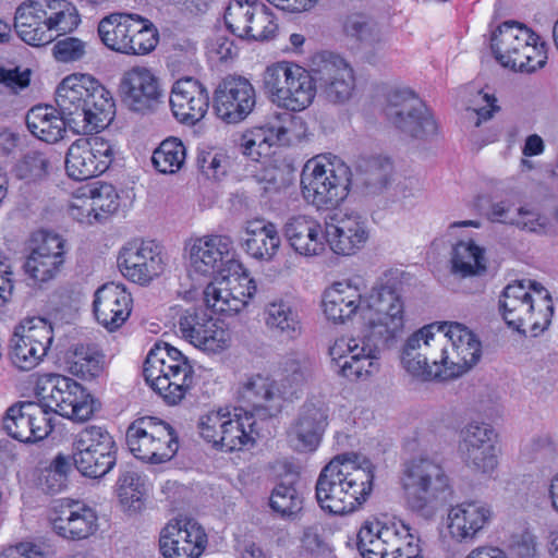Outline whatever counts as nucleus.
Returning <instances> with one entry per match:
<instances>
[{
	"label": "nucleus",
	"instance_id": "23",
	"mask_svg": "<svg viewBox=\"0 0 558 558\" xmlns=\"http://www.w3.org/2000/svg\"><path fill=\"white\" fill-rule=\"evenodd\" d=\"M2 427L12 438L21 442H36L52 430L46 411L36 402H19L11 405L3 418Z\"/></svg>",
	"mask_w": 558,
	"mask_h": 558
},
{
	"label": "nucleus",
	"instance_id": "41",
	"mask_svg": "<svg viewBox=\"0 0 558 558\" xmlns=\"http://www.w3.org/2000/svg\"><path fill=\"white\" fill-rule=\"evenodd\" d=\"M315 92V76L298 65L288 88L283 92L284 96L280 107L289 111H302L312 104Z\"/></svg>",
	"mask_w": 558,
	"mask_h": 558
},
{
	"label": "nucleus",
	"instance_id": "64",
	"mask_svg": "<svg viewBox=\"0 0 558 558\" xmlns=\"http://www.w3.org/2000/svg\"><path fill=\"white\" fill-rule=\"evenodd\" d=\"M344 32L348 36L366 45L380 41L381 35L376 24L363 14H352L347 17Z\"/></svg>",
	"mask_w": 558,
	"mask_h": 558
},
{
	"label": "nucleus",
	"instance_id": "10",
	"mask_svg": "<svg viewBox=\"0 0 558 558\" xmlns=\"http://www.w3.org/2000/svg\"><path fill=\"white\" fill-rule=\"evenodd\" d=\"M387 120L413 138H428L437 133V123L424 102L410 89H392L384 108Z\"/></svg>",
	"mask_w": 558,
	"mask_h": 558
},
{
	"label": "nucleus",
	"instance_id": "44",
	"mask_svg": "<svg viewBox=\"0 0 558 558\" xmlns=\"http://www.w3.org/2000/svg\"><path fill=\"white\" fill-rule=\"evenodd\" d=\"M40 16L49 31L70 33L80 24V15L74 4L68 0H44Z\"/></svg>",
	"mask_w": 558,
	"mask_h": 558
},
{
	"label": "nucleus",
	"instance_id": "25",
	"mask_svg": "<svg viewBox=\"0 0 558 558\" xmlns=\"http://www.w3.org/2000/svg\"><path fill=\"white\" fill-rule=\"evenodd\" d=\"M53 531L66 539H86L98 529V515L94 508L80 500L64 499L53 509Z\"/></svg>",
	"mask_w": 558,
	"mask_h": 558
},
{
	"label": "nucleus",
	"instance_id": "6",
	"mask_svg": "<svg viewBox=\"0 0 558 558\" xmlns=\"http://www.w3.org/2000/svg\"><path fill=\"white\" fill-rule=\"evenodd\" d=\"M192 374L187 357L167 342L156 343L144 363L145 380L168 404L184 398L193 383Z\"/></svg>",
	"mask_w": 558,
	"mask_h": 558
},
{
	"label": "nucleus",
	"instance_id": "49",
	"mask_svg": "<svg viewBox=\"0 0 558 558\" xmlns=\"http://www.w3.org/2000/svg\"><path fill=\"white\" fill-rule=\"evenodd\" d=\"M129 13H111L100 20L98 24V35L102 44L110 50L125 53L126 47L129 48L128 40H125V33L130 32Z\"/></svg>",
	"mask_w": 558,
	"mask_h": 558
},
{
	"label": "nucleus",
	"instance_id": "38",
	"mask_svg": "<svg viewBox=\"0 0 558 558\" xmlns=\"http://www.w3.org/2000/svg\"><path fill=\"white\" fill-rule=\"evenodd\" d=\"M41 14V2L23 3L16 9L14 28L19 37L31 46H44L52 39Z\"/></svg>",
	"mask_w": 558,
	"mask_h": 558
},
{
	"label": "nucleus",
	"instance_id": "2",
	"mask_svg": "<svg viewBox=\"0 0 558 558\" xmlns=\"http://www.w3.org/2000/svg\"><path fill=\"white\" fill-rule=\"evenodd\" d=\"M374 477V465L366 457L355 452L338 454L318 475L316 500L330 514L352 513L371 496Z\"/></svg>",
	"mask_w": 558,
	"mask_h": 558
},
{
	"label": "nucleus",
	"instance_id": "56",
	"mask_svg": "<svg viewBox=\"0 0 558 558\" xmlns=\"http://www.w3.org/2000/svg\"><path fill=\"white\" fill-rule=\"evenodd\" d=\"M49 166V159L44 153L29 150L14 163L12 173L27 183L38 182L48 175Z\"/></svg>",
	"mask_w": 558,
	"mask_h": 558
},
{
	"label": "nucleus",
	"instance_id": "36",
	"mask_svg": "<svg viewBox=\"0 0 558 558\" xmlns=\"http://www.w3.org/2000/svg\"><path fill=\"white\" fill-rule=\"evenodd\" d=\"M28 131L46 143H57L65 133L68 122L60 114L58 107L49 105L34 106L25 117Z\"/></svg>",
	"mask_w": 558,
	"mask_h": 558
},
{
	"label": "nucleus",
	"instance_id": "5",
	"mask_svg": "<svg viewBox=\"0 0 558 558\" xmlns=\"http://www.w3.org/2000/svg\"><path fill=\"white\" fill-rule=\"evenodd\" d=\"M351 182L350 167L330 154L310 159L301 173L304 199L320 210L337 208L348 197Z\"/></svg>",
	"mask_w": 558,
	"mask_h": 558
},
{
	"label": "nucleus",
	"instance_id": "20",
	"mask_svg": "<svg viewBox=\"0 0 558 558\" xmlns=\"http://www.w3.org/2000/svg\"><path fill=\"white\" fill-rule=\"evenodd\" d=\"M118 264L122 274L140 284L149 283L163 271L161 247L155 241H134L120 252Z\"/></svg>",
	"mask_w": 558,
	"mask_h": 558
},
{
	"label": "nucleus",
	"instance_id": "61",
	"mask_svg": "<svg viewBox=\"0 0 558 558\" xmlns=\"http://www.w3.org/2000/svg\"><path fill=\"white\" fill-rule=\"evenodd\" d=\"M228 411L218 410L209 411L202 415L198 420V432L201 437L207 442L211 444L213 447L221 450L222 436L225 437V426L227 425Z\"/></svg>",
	"mask_w": 558,
	"mask_h": 558
},
{
	"label": "nucleus",
	"instance_id": "35",
	"mask_svg": "<svg viewBox=\"0 0 558 558\" xmlns=\"http://www.w3.org/2000/svg\"><path fill=\"white\" fill-rule=\"evenodd\" d=\"M322 303L327 319L343 324L361 310L362 294L350 282H335L325 290Z\"/></svg>",
	"mask_w": 558,
	"mask_h": 558
},
{
	"label": "nucleus",
	"instance_id": "13",
	"mask_svg": "<svg viewBox=\"0 0 558 558\" xmlns=\"http://www.w3.org/2000/svg\"><path fill=\"white\" fill-rule=\"evenodd\" d=\"M112 144L100 137L78 138L66 153L65 170L70 178L84 181L102 174L112 163Z\"/></svg>",
	"mask_w": 558,
	"mask_h": 558
},
{
	"label": "nucleus",
	"instance_id": "60",
	"mask_svg": "<svg viewBox=\"0 0 558 558\" xmlns=\"http://www.w3.org/2000/svg\"><path fill=\"white\" fill-rule=\"evenodd\" d=\"M293 111L277 113L274 121L269 122L274 135L281 145H289L293 140H298L304 132V122Z\"/></svg>",
	"mask_w": 558,
	"mask_h": 558
},
{
	"label": "nucleus",
	"instance_id": "29",
	"mask_svg": "<svg viewBox=\"0 0 558 558\" xmlns=\"http://www.w3.org/2000/svg\"><path fill=\"white\" fill-rule=\"evenodd\" d=\"M93 306L97 322L107 330L114 331L131 314V293L123 284L108 282L96 291Z\"/></svg>",
	"mask_w": 558,
	"mask_h": 558
},
{
	"label": "nucleus",
	"instance_id": "52",
	"mask_svg": "<svg viewBox=\"0 0 558 558\" xmlns=\"http://www.w3.org/2000/svg\"><path fill=\"white\" fill-rule=\"evenodd\" d=\"M298 64L292 62H278L266 68L263 75V84L270 100L280 107L283 100V92L288 88L290 78L294 74Z\"/></svg>",
	"mask_w": 558,
	"mask_h": 558
},
{
	"label": "nucleus",
	"instance_id": "30",
	"mask_svg": "<svg viewBox=\"0 0 558 558\" xmlns=\"http://www.w3.org/2000/svg\"><path fill=\"white\" fill-rule=\"evenodd\" d=\"M327 410L323 405L306 402L288 430L289 444L300 452L314 451L327 426Z\"/></svg>",
	"mask_w": 558,
	"mask_h": 558
},
{
	"label": "nucleus",
	"instance_id": "45",
	"mask_svg": "<svg viewBox=\"0 0 558 558\" xmlns=\"http://www.w3.org/2000/svg\"><path fill=\"white\" fill-rule=\"evenodd\" d=\"M156 417L143 416L135 420L126 429V444L135 458L150 463L154 445Z\"/></svg>",
	"mask_w": 558,
	"mask_h": 558
},
{
	"label": "nucleus",
	"instance_id": "47",
	"mask_svg": "<svg viewBox=\"0 0 558 558\" xmlns=\"http://www.w3.org/2000/svg\"><path fill=\"white\" fill-rule=\"evenodd\" d=\"M185 158L186 149L183 143L179 138L169 137L154 150L151 162L158 172L172 174L183 167Z\"/></svg>",
	"mask_w": 558,
	"mask_h": 558
},
{
	"label": "nucleus",
	"instance_id": "17",
	"mask_svg": "<svg viewBox=\"0 0 558 558\" xmlns=\"http://www.w3.org/2000/svg\"><path fill=\"white\" fill-rule=\"evenodd\" d=\"M256 105V93L252 83L239 75H228L217 85L213 108L226 123L236 124L245 120Z\"/></svg>",
	"mask_w": 558,
	"mask_h": 558
},
{
	"label": "nucleus",
	"instance_id": "43",
	"mask_svg": "<svg viewBox=\"0 0 558 558\" xmlns=\"http://www.w3.org/2000/svg\"><path fill=\"white\" fill-rule=\"evenodd\" d=\"M359 184L368 195L381 193L390 182L392 163L385 158L369 157L362 159L357 166Z\"/></svg>",
	"mask_w": 558,
	"mask_h": 558
},
{
	"label": "nucleus",
	"instance_id": "8",
	"mask_svg": "<svg viewBox=\"0 0 558 558\" xmlns=\"http://www.w3.org/2000/svg\"><path fill=\"white\" fill-rule=\"evenodd\" d=\"M436 330L444 332L440 341L439 360L444 380L459 377L471 369L482 356V344L476 335L458 322H435Z\"/></svg>",
	"mask_w": 558,
	"mask_h": 558
},
{
	"label": "nucleus",
	"instance_id": "53",
	"mask_svg": "<svg viewBox=\"0 0 558 558\" xmlns=\"http://www.w3.org/2000/svg\"><path fill=\"white\" fill-rule=\"evenodd\" d=\"M535 303V300L499 299V310L509 327L523 335L526 332L525 327H529L532 333Z\"/></svg>",
	"mask_w": 558,
	"mask_h": 558
},
{
	"label": "nucleus",
	"instance_id": "58",
	"mask_svg": "<svg viewBox=\"0 0 558 558\" xmlns=\"http://www.w3.org/2000/svg\"><path fill=\"white\" fill-rule=\"evenodd\" d=\"M278 31L275 15L269 7L259 1L242 39L265 41L275 37Z\"/></svg>",
	"mask_w": 558,
	"mask_h": 558
},
{
	"label": "nucleus",
	"instance_id": "24",
	"mask_svg": "<svg viewBox=\"0 0 558 558\" xmlns=\"http://www.w3.org/2000/svg\"><path fill=\"white\" fill-rule=\"evenodd\" d=\"M221 280L210 282L204 290L207 307L216 313L233 315L244 308L248 300L256 293V284L247 276L228 278L220 275Z\"/></svg>",
	"mask_w": 558,
	"mask_h": 558
},
{
	"label": "nucleus",
	"instance_id": "34",
	"mask_svg": "<svg viewBox=\"0 0 558 558\" xmlns=\"http://www.w3.org/2000/svg\"><path fill=\"white\" fill-rule=\"evenodd\" d=\"M283 232L291 247L300 255L314 256L325 250V228L310 216L289 218Z\"/></svg>",
	"mask_w": 558,
	"mask_h": 558
},
{
	"label": "nucleus",
	"instance_id": "57",
	"mask_svg": "<svg viewBox=\"0 0 558 558\" xmlns=\"http://www.w3.org/2000/svg\"><path fill=\"white\" fill-rule=\"evenodd\" d=\"M154 445L150 463L159 464L171 460L178 451L179 442L174 429L166 422L156 417Z\"/></svg>",
	"mask_w": 558,
	"mask_h": 558
},
{
	"label": "nucleus",
	"instance_id": "12",
	"mask_svg": "<svg viewBox=\"0 0 558 558\" xmlns=\"http://www.w3.org/2000/svg\"><path fill=\"white\" fill-rule=\"evenodd\" d=\"M11 340L10 361L20 371L28 372L35 368L53 341L51 324L41 317L29 319L20 327Z\"/></svg>",
	"mask_w": 558,
	"mask_h": 558
},
{
	"label": "nucleus",
	"instance_id": "16",
	"mask_svg": "<svg viewBox=\"0 0 558 558\" xmlns=\"http://www.w3.org/2000/svg\"><path fill=\"white\" fill-rule=\"evenodd\" d=\"M208 544L204 527L193 519H171L159 533L163 558H199Z\"/></svg>",
	"mask_w": 558,
	"mask_h": 558
},
{
	"label": "nucleus",
	"instance_id": "33",
	"mask_svg": "<svg viewBox=\"0 0 558 558\" xmlns=\"http://www.w3.org/2000/svg\"><path fill=\"white\" fill-rule=\"evenodd\" d=\"M536 39L535 33L526 26L514 21H507L493 33L490 47L496 60L507 68V60L520 56L523 49L524 52H533L531 44Z\"/></svg>",
	"mask_w": 558,
	"mask_h": 558
},
{
	"label": "nucleus",
	"instance_id": "14",
	"mask_svg": "<svg viewBox=\"0 0 558 558\" xmlns=\"http://www.w3.org/2000/svg\"><path fill=\"white\" fill-rule=\"evenodd\" d=\"M497 434L493 426L472 421L459 434V452L462 461L474 472L492 473L498 464Z\"/></svg>",
	"mask_w": 558,
	"mask_h": 558
},
{
	"label": "nucleus",
	"instance_id": "37",
	"mask_svg": "<svg viewBox=\"0 0 558 558\" xmlns=\"http://www.w3.org/2000/svg\"><path fill=\"white\" fill-rule=\"evenodd\" d=\"M280 235L272 222H250L245 229L242 246L253 258L269 262L280 247Z\"/></svg>",
	"mask_w": 558,
	"mask_h": 558
},
{
	"label": "nucleus",
	"instance_id": "22",
	"mask_svg": "<svg viewBox=\"0 0 558 558\" xmlns=\"http://www.w3.org/2000/svg\"><path fill=\"white\" fill-rule=\"evenodd\" d=\"M187 250L190 270L202 276L223 275L225 266L233 259V242L228 235L197 238Z\"/></svg>",
	"mask_w": 558,
	"mask_h": 558
},
{
	"label": "nucleus",
	"instance_id": "27",
	"mask_svg": "<svg viewBox=\"0 0 558 558\" xmlns=\"http://www.w3.org/2000/svg\"><path fill=\"white\" fill-rule=\"evenodd\" d=\"M169 102L173 116L180 122L193 125L205 117L209 94L198 80L185 76L173 84Z\"/></svg>",
	"mask_w": 558,
	"mask_h": 558
},
{
	"label": "nucleus",
	"instance_id": "62",
	"mask_svg": "<svg viewBox=\"0 0 558 558\" xmlns=\"http://www.w3.org/2000/svg\"><path fill=\"white\" fill-rule=\"evenodd\" d=\"M138 32L133 33L132 38L128 40L125 54L144 56L154 50L158 44V32L150 21L140 16Z\"/></svg>",
	"mask_w": 558,
	"mask_h": 558
},
{
	"label": "nucleus",
	"instance_id": "32",
	"mask_svg": "<svg viewBox=\"0 0 558 558\" xmlns=\"http://www.w3.org/2000/svg\"><path fill=\"white\" fill-rule=\"evenodd\" d=\"M119 196L113 185L95 182L83 189L82 195L70 205L71 216L83 222L90 221V216L99 221L119 208Z\"/></svg>",
	"mask_w": 558,
	"mask_h": 558
},
{
	"label": "nucleus",
	"instance_id": "7",
	"mask_svg": "<svg viewBox=\"0 0 558 558\" xmlns=\"http://www.w3.org/2000/svg\"><path fill=\"white\" fill-rule=\"evenodd\" d=\"M401 486L407 507L425 515L449 487V477L442 466L428 458H415L403 464Z\"/></svg>",
	"mask_w": 558,
	"mask_h": 558
},
{
	"label": "nucleus",
	"instance_id": "19",
	"mask_svg": "<svg viewBox=\"0 0 558 558\" xmlns=\"http://www.w3.org/2000/svg\"><path fill=\"white\" fill-rule=\"evenodd\" d=\"M325 238L335 254L352 256L369 240L367 220L355 210L336 213L325 223Z\"/></svg>",
	"mask_w": 558,
	"mask_h": 558
},
{
	"label": "nucleus",
	"instance_id": "4",
	"mask_svg": "<svg viewBox=\"0 0 558 558\" xmlns=\"http://www.w3.org/2000/svg\"><path fill=\"white\" fill-rule=\"evenodd\" d=\"M284 378L281 386L263 374H246L235 386V399L240 409L260 420L281 413L288 396L292 397L305 381V371L301 362L290 359L284 364Z\"/></svg>",
	"mask_w": 558,
	"mask_h": 558
},
{
	"label": "nucleus",
	"instance_id": "46",
	"mask_svg": "<svg viewBox=\"0 0 558 558\" xmlns=\"http://www.w3.org/2000/svg\"><path fill=\"white\" fill-rule=\"evenodd\" d=\"M102 355L95 349L78 344L69 351L66 363L69 371L82 379L96 378L102 371Z\"/></svg>",
	"mask_w": 558,
	"mask_h": 558
},
{
	"label": "nucleus",
	"instance_id": "18",
	"mask_svg": "<svg viewBox=\"0 0 558 558\" xmlns=\"http://www.w3.org/2000/svg\"><path fill=\"white\" fill-rule=\"evenodd\" d=\"M178 327L183 339L207 353H220L231 344V332L203 310L181 312Z\"/></svg>",
	"mask_w": 558,
	"mask_h": 558
},
{
	"label": "nucleus",
	"instance_id": "59",
	"mask_svg": "<svg viewBox=\"0 0 558 558\" xmlns=\"http://www.w3.org/2000/svg\"><path fill=\"white\" fill-rule=\"evenodd\" d=\"M255 4L258 0H231L225 11V23L227 28L235 36L242 38L251 19L255 13Z\"/></svg>",
	"mask_w": 558,
	"mask_h": 558
},
{
	"label": "nucleus",
	"instance_id": "28",
	"mask_svg": "<svg viewBox=\"0 0 558 558\" xmlns=\"http://www.w3.org/2000/svg\"><path fill=\"white\" fill-rule=\"evenodd\" d=\"M492 508L485 502L463 501L450 507L447 513V530L458 543H471L488 525Z\"/></svg>",
	"mask_w": 558,
	"mask_h": 558
},
{
	"label": "nucleus",
	"instance_id": "63",
	"mask_svg": "<svg viewBox=\"0 0 558 558\" xmlns=\"http://www.w3.org/2000/svg\"><path fill=\"white\" fill-rule=\"evenodd\" d=\"M302 497L292 485L278 484L270 496V507L281 517H292L302 509Z\"/></svg>",
	"mask_w": 558,
	"mask_h": 558
},
{
	"label": "nucleus",
	"instance_id": "42",
	"mask_svg": "<svg viewBox=\"0 0 558 558\" xmlns=\"http://www.w3.org/2000/svg\"><path fill=\"white\" fill-rule=\"evenodd\" d=\"M452 272L462 278L478 276L486 271L485 250L474 241H459L452 248Z\"/></svg>",
	"mask_w": 558,
	"mask_h": 558
},
{
	"label": "nucleus",
	"instance_id": "26",
	"mask_svg": "<svg viewBox=\"0 0 558 558\" xmlns=\"http://www.w3.org/2000/svg\"><path fill=\"white\" fill-rule=\"evenodd\" d=\"M316 88L333 104L347 101L354 89L353 70L337 54H323L314 69Z\"/></svg>",
	"mask_w": 558,
	"mask_h": 558
},
{
	"label": "nucleus",
	"instance_id": "3",
	"mask_svg": "<svg viewBox=\"0 0 558 558\" xmlns=\"http://www.w3.org/2000/svg\"><path fill=\"white\" fill-rule=\"evenodd\" d=\"M54 100L68 128L77 134L104 130L116 114L110 92L89 74L65 76L57 86Z\"/></svg>",
	"mask_w": 558,
	"mask_h": 558
},
{
	"label": "nucleus",
	"instance_id": "9",
	"mask_svg": "<svg viewBox=\"0 0 558 558\" xmlns=\"http://www.w3.org/2000/svg\"><path fill=\"white\" fill-rule=\"evenodd\" d=\"M37 395L40 397L39 405L46 411L57 413L76 422H85L94 414L93 400L81 384L74 379L49 374Z\"/></svg>",
	"mask_w": 558,
	"mask_h": 558
},
{
	"label": "nucleus",
	"instance_id": "31",
	"mask_svg": "<svg viewBox=\"0 0 558 558\" xmlns=\"http://www.w3.org/2000/svg\"><path fill=\"white\" fill-rule=\"evenodd\" d=\"M405 531V523L401 521L366 520L357 532L356 548L362 558H387L390 547H393V541L398 539V534Z\"/></svg>",
	"mask_w": 558,
	"mask_h": 558
},
{
	"label": "nucleus",
	"instance_id": "1",
	"mask_svg": "<svg viewBox=\"0 0 558 558\" xmlns=\"http://www.w3.org/2000/svg\"><path fill=\"white\" fill-rule=\"evenodd\" d=\"M367 307L371 316L356 337L341 338L329 349L338 373L350 380L365 379L379 369V352L397 345L404 331L405 304L396 281L375 286Z\"/></svg>",
	"mask_w": 558,
	"mask_h": 558
},
{
	"label": "nucleus",
	"instance_id": "21",
	"mask_svg": "<svg viewBox=\"0 0 558 558\" xmlns=\"http://www.w3.org/2000/svg\"><path fill=\"white\" fill-rule=\"evenodd\" d=\"M120 88L124 104L138 113L155 111L162 102L163 90L159 78L151 70L134 66L126 71L121 80Z\"/></svg>",
	"mask_w": 558,
	"mask_h": 558
},
{
	"label": "nucleus",
	"instance_id": "48",
	"mask_svg": "<svg viewBox=\"0 0 558 558\" xmlns=\"http://www.w3.org/2000/svg\"><path fill=\"white\" fill-rule=\"evenodd\" d=\"M118 448L98 452H84L81 456H72L71 462L77 471L90 478H100L109 473L117 463Z\"/></svg>",
	"mask_w": 558,
	"mask_h": 558
},
{
	"label": "nucleus",
	"instance_id": "55",
	"mask_svg": "<svg viewBox=\"0 0 558 558\" xmlns=\"http://www.w3.org/2000/svg\"><path fill=\"white\" fill-rule=\"evenodd\" d=\"M72 462L69 457L61 453L54 457L50 464L41 470L37 484L46 494L54 495L62 492L68 485V477Z\"/></svg>",
	"mask_w": 558,
	"mask_h": 558
},
{
	"label": "nucleus",
	"instance_id": "54",
	"mask_svg": "<svg viewBox=\"0 0 558 558\" xmlns=\"http://www.w3.org/2000/svg\"><path fill=\"white\" fill-rule=\"evenodd\" d=\"M117 493L121 505L132 512L143 508L145 495L141 476L132 470H122L117 481Z\"/></svg>",
	"mask_w": 558,
	"mask_h": 558
},
{
	"label": "nucleus",
	"instance_id": "39",
	"mask_svg": "<svg viewBox=\"0 0 558 558\" xmlns=\"http://www.w3.org/2000/svg\"><path fill=\"white\" fill-rule=\"evenodd\" d=\"M267 328L275 335L294 339L301 335V320L298 311L289 301L276 299L264 310Z\"/></svg>",
	"mask_w": 558,
	"mask_h": 558
},
{
	"label": "nucleus",
	"instance_id": "51",
	"mask_svg": "<svg viewBox=\"0 0 558 558\" xmlns=\"http://www.w3.org/2000/svg\"><path fill=\"white\" fill-rule=\"evenodd\" d=\"M112 448H118L117 444L104 426L87 425L75 435L72 456H81L89 451H105Z\"/></svg>",
	"mask_w": 558,
	"mask_h": 558
},
{
	"label": "nucleus",
	"instance_id": "11",
	"mask_svg": "<svg viewBox=\"0 0 558 558\" xmlns=\"http://www.w3.org/2000/svg\"><path fill=\"white\" fill-rule=\"evenodd\" d=\"M436 324L432 323L413 332L404 342L401 363L412 376L423 379L444 380L442 367L439 360L440 341L435 337Z\"/></svg>",
	"mask_w": 558,
	"mask_h": 558
},
{
	"label": "nucleus",
	"instance_id": "15",
	"mask_svg": "<svg viewBox=\"0 0 558 558\" xmlns=\"http://www.w3.org/2000/svg\"><path fill=\"white\" fill-rule=\"evenodd\" d=\"M65 258V240L57 233L40 232L32 239L24 270L34 283L41 286L59 276Z\"/></svg>",
	"mask_w": 558,
	"mask_h": 558
},
{
	"label": "nucleus",
	"instance_id": "50",
	"mask_svg": "<svg viewBox=\"0 0 558 558\" xmlns=\"http://www.w3.org/2000/svg\"><path fill=\"white\" fill-rule=\"evenodd\" d=\"M278 144L269 122L243 133L238 145L243 155L258 160L260 157L269 156L270 148Z\"/></svg>",
	"mask_w": 558,
	"mask_h": 558
},
{
	"label": "nucleus",
	"instance_id": "40",
	"mask_svg": "<svg viewBox=\"0 0 558 558\" xmlns=\"http://www.w3.org/2000/svg\"><path fill=\"white\" fill-rule=\"evenodd\" d=\"M226 424V434L221 438L223 439L221 450L231 452L254 445L258 432L256 429V420L252 415L246 412H244V415L229 412Z\"/></svg>",
	"mask_w": 558,
	"mask_h": 558
}]
</instances>
